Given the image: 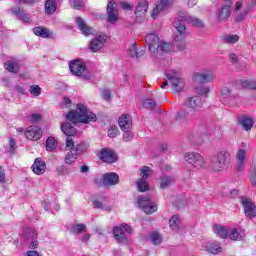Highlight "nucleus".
I'll return each mask as SVG.
<instances>
[{
    "label": "nucleus",
    "mask_w": 256,
    "mask_h": 256,
    "mask_svg": "<svg viewBox=\"0 0 256 256\" xmlns=\"http://www.w3.org/2000/svg\"><path fill=\"white\" fill-rule=\"evenodd\" d=\"M105 43H107V36L104 34L97 35L90 41L89 49L93 53H97L105 47Z\"/></svg>",
    "instance_id": "11"
},
{
    "label": "nucleus",
    "mask_w": 256,
    "mask_h": 256,
    "mask_svg": "<svg viewBox=\"0 0 256 256\" xmlns=\"http://www.w3.org/2000/svg\"><path fill=\"white\" fill-rule=\"evenodd\" d=\"M137 205L146 213V215H153L157 211V205L149 199V197L139 196L137 198Z\"/></svg>",
    "instance_id": "10"
},
{
    "label": "nucleus",
    "mask_w": 256,
    "mask_h": 256,
    "mask_svg": "<svg viewBox=\"0 0 256 256\" xmlns=\"http://www.w3.org/2000/svg\"><path fill=\"white\" fill-rule=\"evenodd\" d=\"M228 238L231 241H243L245 239V231L242 228H233L229 231Z\"/></svg>",
    "instance_id": "24"
},
{
    "label": "nucleus",
    "mask_w": 256,
    "mask_h": 256,
    "mask_svg": "<svg viewBox=\"0 0 256 256\" xmlns=\"http://www.w3.org/2000/svg\"><path fill=\"white\" fill-rule=\"evenodd\" d=\"M24 256H43V255L39 254V252L35 250H29Z\"/></svg>",
    "instance_id": "62"
},
{
    "label": "nucleus",
    "mask_w": 256,
    "mask_h": 256,
    "mask_svg": "<svg viewBox=\"0 0 256 256\" xmlns=\"http://www.w3.org/2000/svg\"><path fill=\"white\" fill-rule=\"evenodd\" d=\"M98 157L100 161L104 163H115L117 161V154L109 148H102L98 153Z\"/></svg>",
    "instance_id": "14"
},
{
    "label": "nucleus",
    "mask_w": 256,
    "mask_h": 256,
    "mask_svg": "<svg viewBox=\"0 0 256 256\" xmlns=\"http://www.w3.org/2000/svg\"><path fill=\"white\" fill-rule=\"evenodd\" d=\"M32 171L35 175H43L47 171V165L41 158H36L32 165Z\"/></svg>",
    "instance_id": "22"
},
{
    "label": "nucleus",
    "mask_w": 256,
    "mask_h": 256,
    "mask_svg": "<svg viewBox=\"0 0 256 256\" xmlns=\"http://www.w3.org/2000/svg\"><path fill=\"white\" fill-rule=\"evenodd\" d=\"M123 131V140L128 142L133 140V132L131 129L122 130Z\"/></svg>",
    "instance_id": "51"
},
{
    "label": "nucleus",
    "mask_w": 256,
    "mask_h": 256,
    "mask_svg": "<svg viewBox=\"0 0 256 256\" xmlns=\"http://www.w3.org/2000/svg\"><path fill=\"white\" fill-rule=\"evenodd\" d=\"M237 41H239L238 35H226L223 37V42L229 45H233V43H237Z\"/></svg>",
    "instance_id": "47"
},
{
    "label": "nucleus",
    "mask_w": 256,
    "mask_h": 256,
    "mask_svg": "<svg viewBox=\"0 0 256 256\" xmlns=\"http://www.w3.org/2000/svg\"><path fill=\"white\" fill-rule=\"evenodd\" d=\"M146 45L148 49L155 53L156 51H162L163 53H169L171 51V44L165 43L159 39L156 34H148L145 37Z\"/></svg>",
    "instance_id": "4"
},
{
    "label": "nucleus",
    "mask_w": 256,
    "mask_h": 256,
    "mask_svg": "<svg viewBox=\"0 0 256 256\" xmlns=\"http://www.w3.org/2000/svg\"><path fill=\"white\" fill-rule=\"evenodd\" d=\"M29 91L33 97H39V95H41V87H39V85L30 86Z\"/></svg>",
    "instance_id": "49"
},
{
    "label": "nucleus",
    "mask_w": 256,
    "mask_h": 256,
    "mask_svg": "<svg viewBox=\"0 0 256 256\" xmlns=\"http://www.w3.org/2000/svg\"><path fill=\"white\" fill-rule=\"evenodd\" d=\"M129 54L131 55V57H139V54H137V47H135V45H133L131 49H129Z\"/></svg>",
    "instance_id": "59"
},
{
    "label": "nucleus",
    "mask_w": 256,
    "mask_h": 256,
    "mask_svg": "<svg viewBox=\"0 0 256 256\" xmlns=\"http://www.w3.org/2000/svg\"><path fill=\"white\" fill-rule=\"evenodd\" d=\"M195 83H211L215 81V73L211 70H206L202 73L194 74Z\"/></svg>",
    "instance_id": "15"
},
{
    "label": "nucleus",
    "mask_w": 256,
    "mask_h": 256,
    "mask_svg": "<svg viewBox=\"0 0 256 256\" xmlns=\"http://www.w3.org/2000/svg\"><path fill=\"white\" fill-rule=\"evenodd\" d=\"M229 57H230L231 63H237V61H239V56H237V54L235 53H230Z\"/></svg>",
    "instance_id": "61"
},
{
    "label": "nucleus",
    "mask_w": 256,
    "mask_h": 256,
    "mask_svg": "<svg viewBox=\"0 0 256 256\" xmlns=\"http://www.w3.org/2000/svg\"><path fill=\"white\" fill-rule=\"evenodd\" d=\"M196 91L200 95H207V93H209V88L208 87L196 88Z\"/></svg>",
    "instance_id": "58"
},
{
    "label": "nucleus",
    "mask_w": 256,
    "mask_h": 256,
    "mask_svg": "<svg viewBox=\"0 0 256 256\" xmlns=\"http://www.w3.org/2000/svg\"><path fill=\"white\" fill-rule=\"evenodd\" d=\"M151 241L154 245H160L162 239H161V235L157 232H153L150 235Z\"/></svg>",
    "instance_id": "50"
},
{
    "label": "nucleus",
    "mask_w": 256,
    "mask_h": 256,
    "mask_svg": "<svg viewBox=\"0 0 256 256\" xmlns=\"http://www.w3.org/2000/svg\"><path fill=\"white\" fill-rule=\"evenodd\" d=\"M184 161L191 165V167L195 171H202L207 167V161H205V157L198 152H186L184 154Z\"/></svg>",
    "instance_id": "5"
},
{
    "label": "nucleus",
    "mask_w": 256,
    "mask_h": 256,
    "mask_svg": "<svg viewBox=\"0 0 256 256\" xmlns=\"http://www.w3.org/2000/svg\"><path fill=\"white\" fill-rule=\"evenodd\" d=\"M231 163V153L227 150H220L216 154V160L212 164L213 171L221 172L225 171Z\"/></svg>",
    "instance_id": "6"
},
{
    "label": "nucleus",
    "mask_w": 256,
    "mask_h": 256,
    "mask_svg": "<svg viewBox=\"0 0 256 256\" xmlns=\"http://www.w3.org/2000/svg\"><path fill=\"white\" fill-rule=\"evenodd\" d=\"M171 3H173V0H160L158 5L152 11V18L157 19V15H159L161 11H164V9H167Z\"/></svg>",
    "instance_id": "25"
},
{
    "label": "nucleus",
    "mask_w": 256,
    "mask_h": 256,
    "mask_svg": "<svg viewBox=\"0 0 256 256\" xmlns=\"http://www.w3.org/2000/svg\"><path fill=\"white\" fill-rule=\"evenodd\" d=\"M137 187L140 193H145V191H149V183H147V180H144L142 178L137 181Z\"/></svg>",
    "instance_id": "43"
},
{
    "label": "nucleus",
    "mask_w": 256,
    "mask_h": 256,
    "mask_svg": "<svg viewBox=\"0 0 256 256\" xmlns=\"http://www.w3.org/2000/svg\"><path fill=\"white\" fill-rule=\"evenodd\" d=\"M107 21L111 25H115L119 19V9L117 8V2L110 1L107 5Z\"/></svg>",
    "instance_id": "12"
},
{
    "label": "nucleus",
    "mask_w": 256,
    "mask_h": 256,
    "mask_svg": "<svg viewBox=\"0 0 256 256\" xmlns=\"http://www.w3.org/2000/svg\"><path fill=\"white\" fill-rule=\"evenodd\" d=\"M61 131L64 133V135H67V137H73L77 133L75 127H73L70 123L62 124Z\"/></svg>",
    "instance_id": "35"
},
{
    "label": "nucleus",
    "mask_w": 256,
    "mask_h": 256,
    "mask_svg": "<svg viewBox=\"0 0 256 256\" xmlns=\"http://www.w3.org/2000/svg\"><path fill=\"white\" fill-rule=\"evenodd\" d=\"M203 108V101L199 96H194L192 98H189L182 110L178 113L179 119H189L191 117L195 116L196 111H201Z\"/></svg>",
    "instance_id": "3"
},
{
    "label": "nucleus",
    "mask_w": 256,
    "mask_h": 256,
    "mask_svg": "<svg viewBox=\"0 0 256 256\" xmlns=\"http://www.w3.org/2000/svg\"><path fill=\"white\" fill-rule=\"evenodd\" d=\"M87 149H89V145L87 143H80L75 146V153L76 155H83Z\"/></svg>",
    "instance_id": "46"
},
{
    "label": "nucleus",
    "mask_w": 256,
    "mask_h": 256,
    "mask_svg": "<svg viewBox=\"0 0 256 256\" xmlns=\"http://www.w3.org/2000/svg\"><path fill=\"white\" fill-rule=\"evenodd\" d=\"M173 183V178L169 176H163L160 178V187L161 189H166Z\"/></svg>",
    "instance_id": "45"
},
{
    "label": "nucleus",
    "mask_w": 256,
    "mask_h": 256,
    "mask_svg": "<svg viewBox=\"0 0 256 256\" xmlns=\"http://www.w3.org/2000/svg\"><path fill=\"white\" fill-rule=\"evenodd\" d=\"M71 231L72 233H74V235H79L87 231V226H85L84 224H74L72 225Z\"/></svg>",
    "instance_id": "42"
},
{
    "label": "nucleus",
    "mask_w": 256,
    "mask_h": 256,
    "mask_svg": "<svg viewBox=\"0 0 256 256\" xmlns=\"http://www.w3.org/2000/svg\"><path fill=\"white\" fill-rule=\"evenodd\" d=\"M76 24L78 25L80 31H82V35H85L88 37V35H93L95 33V30L85 23V20L81 17L76 18Z\"/></svg>",
    "instance_id": "23"
},
{
    "label": "nucleus",
    "mask_w": 256,
    "mask_h": 256,
    "mask_svg": "<svg viewBox=\"0 0 256 256\" xmlns=\"http://www.w3.org/2000/svg\"><path fill=\"white\" fill-rule=\"evenodd\" d=\"M239 124L244 129V131H250L253 128V119L250 117L244 116L240 118Z\"/></svg>",
    "instance_id": "36"
},
{
    "label": "nucleus",
    "mask_w": 256,
    "mask_h": 256,
    "mask_svg": "<svg viewBox=\"0 0 256 256\" xmlns=\"http://www.w3.org/2000/svg\"><path fill=\"white\" fill-rule=\"evenodd\" d=\"M57 149V140L53 137H48L46 140V151H55Z\"/></svg>",
    "instance_id": "41"
},
{
    "label": "nucleus",
    "mask_w": 256,
    "mask_h": 256,
    "mask_svg": "<svg viewBox=\"0 0 256 256\" xmlns=\"http://www.w3.org/2000/svg\"><path fill=\"white\" fill-rule=\"evenodd\" d=\"M69 69L73 75H76V77L89 79V76L87 75V66L85 65V61H83V59H76L70 62Z\"/></svg>",
    "instance_id": "8"
},
{
    "label": "nucleus",
    "mask_w": 256,
    "mask_h": 256,
    "mask_svg": "<svg viewBox=\"0 0 256 256\" xmlns=\"http://www.w3.org/2000/svg\"><path fill=\"white\" fill-rule=\"evenodd\" d=\"M206 251L212 255H219V253L223 251V248L221 247V243L217 241H210L206 244Z\"/></svg>",
    "instance_id": "27"
},
{
    "label": "nucleus",
    "mask_w": 256,
    "mask_h": 256,
    "mask_svg": "<svg viewBox=\"0 0 256 256\" xmlns=\"http://www.w3.org/2000/svg\"><path fill=\"white\" fill-rule=\"evenodd\" d=\"M12 14L16 16V19H20V21H23L24 23H29L31 21L29 16L23 13V10L19 7L12 8Z\"/></svg>",
    "instance_id": "32"
},
{
    "label": "nucleus",
    "mask_w": 256,
    "mask_h": 256,
    "mask_svg": "<svg viewBox=\"0 0 256 256\" xmlns=\"http://www.w3.org/2000/svg\"><path fill=\"white\" fill-rule=\"evenodd\" d=\"M74 146H75V143L73 142V139L67 138V140H66V148L67 149H73Z\"/></svg>",
    "instance_id": "60"
},
{
    "label": "nucleus",
    "mask_w": 256,
    "mask_h": 256,
    "mask_svg": "<svg viewBox=\"0 0 256 256\" xmlns=\"http://www.w3.org/2000/svg\"><path fill=\"white\" fill-rule=\"evenodd\" d=\"M14 149H15V140L11 138L9 141L8 151H14Z\"/></svg>",
    "instance_id": "63"
},
{
    "label": "nucleus",
    "mask_w": 256,
    "mask_h": 256,
    "mask_svg": "<svg viewBox=\"0 0 256 256\" xmlns=\"http://www.w3.org/2000/svg\"><path fill=\"white\" fill-rule=\"evenodd\" d=\"M59 0H46L45 2V13L47 15H53L57 11V2Z\"/></svg>",
    "instance_id": "34"
},
{
    "label": "nucleus",
    "mask_w": 256,
    "mask_h": 256,
    "mask_svg": "<svg viewBox=\"0 0 256 256\" xmlns=\"http://www.w3.org/2000/svg\"><path fill=\"white\" fill-rule=\"evenodd\" d=\"M56 173L59 177H67V175H71V169L65 165H60L56 168Z\"/></svg>",
    "instance_id": "39"
},
{
    "label": "nucleus",
    "mask_w": 256,
    "mask_h": 256,
    "mask_svg": "<svg viewBox=\"0 0 256 256\" xmlns=\"http://www.w3.org/2000/svg\"><path fill=\"white\" fill-rule=\"evenodd\" d=\"M118 125L121 131H127V129H133V118L129 114H123L118 119Z\"/></svg>",
    "instance_id": "20"
},
{
    "label": "nucleus",
    "mask_w": 256,
    "mask_h": 256,
    "mask_svg": "<svg viewBox=\"0 0 256 256\" xmlns=\"http://www.w3.org/2000/svg\"><path fill=\"white\" fill-rule=\"evenodd\" d=\"M234 96L231 94V88L224 86L221 89V101L227 103V101H233Z\"/></svg>",
    "instance_id": "33"
},
{
    "label": "nucleus",
    "mask_w": 256,
    "mask_h": 256,
    "mask_svg": "<svg viewBox=\"0 0 256 256\" xmlns=\"http://www.w3.org/2000/svg\"><path fill=\"white\" fill-rule=\"evenodd\" d=\"M234 15L236 17V21L241 22L247 17V10L243 7V3L241 1H237L234 6Z\"/></svg>",
    "instance_id": "21"
},
{
    "label": "nucleus",
    "mask_w": 256,
    "mask_h": 256,
    "mask_svg": "<svg viewBox=\"0 0 256 256\" xmlns=\"http://www.w3.org/2000/svg\"><path fill=\"white\" fill-rule=\"evenodd\" d=\"M73 9H83L85 7V2L83 1H74L72 4Z\"/></svg>",
    "instance_id": "55"
},
{
    "label": "nucleus",
    "mask_w": 256,
    "mask_h": 256,
    "mask_svg": "<svg viewBox=\"0 0 256 256\" xmlns=\"http://www.w3.org/2000/svg\"><path fill=\"white\" fill-rule=\"evenodd\" d=\"M24 135L26 139H29L30 141H39L43 136V131H41V128L38 126H30L26 129Z\"/></svg>",
    "instance_id": "16"
},
{
    "label": "nucleus",
    "mask_w": 256,
    "mask_h": 256,
    "mask_svg": "<svg viewBox=\"0 0 256 256\" xmlns=\"http://www.w3.org/2000/svg\"><path fill=\"white\" fill-rule=\"evenodd\" d=\"M213 231L215 235H217V237H221V239H227V237H229L230 230L229 228L223 225H219V224L214 225Z\"/></svg>",
    "instance_id": "30"
},
{
    "label": "nucleus",
    "mask_w": 256,
    "mask_h": 256,
    "mask_svg": "<svg viewBox=\"0 0 256 256\" xmlns=\"http://www.w3.org/2000/svg\"><path fill=\"white\" fill-rule=\"evenodd\" d=\"M166 78L172 86L173 91H176V93H179V91H183V88L185 87V80L181 78L179 72L169 70L166 72Z\"/></svg>",
    "instance_id": "7"
},
{
    "label": "nucleus",
    "mask_w": 256,
    "mask_h": 256,
    "mask_svg": "<svg viewBox=\"0 0 256 256\" xmlns=\"http://www.w3.org/2000/svg\"><path fill=\"white\" fill-rule=\"evenodd\" d=\"M102 184L104 187H112L119 184V175L115 172L105 173L102 176Z\"/></svg>",
    "instance_id": "19"
},
{
    "label": "nucleus",
    "mask_w": 256,
    "mask_h": 256,
    "mask_svg": "<svg viewBox=\"0 0 256 256\" xmlns=\"http://www.w3.org/2000/svg\"><path fill=\"white\" fill-rule=\"evenodd\" d=\"M179 223H181V220L178 215H173L169 220V226L173 231H179Z\"/></svg>",
    "instance_id": "40"
},
{
    "label": "nucleus",
    "mask_w": 256,
    "mask_h": 256,
    "mask_svg": "<svg viewBox=\"0 0 256 256\" xmlns=\"http://www.w3.org/2000/svg\"><path fill=\"white\" fill-rule=\"evenodd\" d=\"M19 61L15 58H10L4 63V69L9 73H19Z\"/></svg>",
    "instance_id": "26"
},
{
    "label": "nucleus",
    "mask_w": 256,
    "mask_h": 256,
    "mask_svg": "<svg viewBox=\"0 0 256 256\" xmlns=\"http://www.w3.org/2000/svg\"><path fill=\"white\" fill-rule=\"evenodd\" d=\"M93 205L95 209H101L102 211H111L109 205H107V200H93Z\"/></svg>",
    "instance_id": "37"
},
{
    "label": "nucleus",
    "mask_w": 256,
    "mask_h": 256,
    "mask_svg": "<svg viewBox=\"0 0 256 256\" xmlns=\"http://www.w3.org/2000/svg\"><path fill=\"white\" fill-rule=\"evenodd\" d=\"M101 95L105 101H111V90L107 88H102Z\"/></svg>",
    "instance_id": "52"
},
{
    "label": "nucleus",
    "mask_w": 256,
    "mask_h": 256,
    "mask_svg": "<svg viewBox=\"0 0 256 256\" xmlns=\"http://www.w3.org/2000/svg\"><path fill=\"white\" fill-rule=\"evenodd\" d=\"M41 119V115L39 114H31L29 116V121H31V123H37V121H40Z\"/></svg>",
    "instance_id": "57"
},
{
    "label": "nucleus",
    "mask_w": 256,
    "mask_h": 256,
    "mask_svg": "<svg viewBox=\"0 0 256 256\" xmlns=\"http://www.w3.org/2000/svg\"><path fill=\"white\" fill-rule=\"evenodd\" d=\"M139 173H140V179H144L147 181V179H149V177L153 175V170H151L149 166H142L139 169Z\"/></svg>",
    "instance_id": "38"
},
{
    "label": "nucleus",
    "mask_w": 256,
    "mask_h": 256,
    "mask_svg": "<svg viewBox=\"0 0 256 256\" xmlns=\"http://www.w3.org/2000/svg\"><path fill=\"white\" fill-rule=\"evenodd\" d=\"M231 0L226 1L225 5L218 11L217 19L220 23H225L229 17H231Z\"/></svg>",
    "instance_id": "17"
},
{
    "label": "nucleus",
    "mask_w": 256,
    "mask_h": 256,
    "mask_svg": "<svg viewBox=\"0 0 256 256\" xmlns=\"http://www.w3.org/2000/svg\"><path fill=\"white\" fill-rule=\"evenodd\" d=\"M117 135H119V128L117 127V125H110V127L108 128V137L115 138L117 137Z\"/></svg>",
    "instance_id": "48"
},
{
    "label": "nucleus",
    "mask_w": 256,
    "mask_h": 256,
    "mask_svg": "<svg viewBox=\"0 0 256 256\" xmlns=\"http://www.w3.org/2000/svg\"><path fill=\"white\" fill-rule=\"evenodd\" d=\"M133 233V227L123 223L113 229V234L118 243H127V235Z\"/></svg>",
    "instance_id": "9"
},
{
    "label": "nucleus",
    "mask_w": 256,
    "mask_h": 256,
    "mask_svg": "<svg viewBox=\"0 0 256 256\" xmlns=\"http://www.w3.org/2000/svg\"><path fill=\"white\" fill-rule=\"evenodd\" d=\"M66 119L71 121V123H74V125H77V123L87 125L88 123H95V121H97V115L89 111L87 106L78 104L75 111H70L66 115Z\"/></svg>",
    "instance_id": "2"
},
{
    "label": "nucleus",
    "mask_w": 256,
    "mask_h": 256,
    "mask_svg": "<svg viewBox=\"0 0 256 256\" xmlns=\"http://www.w3.org/2000/svg\"><path fill=\"white\" fill-rule=\"evenodd\" d=\"M62 107H71V99L67 96H64L63 97V100H62Z\"/></svg>",
    "instance_id": "56"
},
{
    "label": "nucleus",
    "mask_w": 256,
    "mask_h": 256,
    "mask_svg": "<svg viewBox=\"0 0 256 256\" xmlns=\"http://www.w3.org/2000/svg\"><path fill=\"white\" fill-rule=\"evenodd\" d=\"M33 33L37 37H41L42 39H50V37H53V33L49 31V29L43 27V26H38L33 28Z\"/></svg>",
    "instance_id": "28"
},
{
    "label": "nucleus",
    "mask_w": 256,
    "mask_h": 256,
    "mask_svg": "<svg viewBox=\"0 0 256 256\" xmlns=\"http://www.w3.org/2000/svg\"><path fill=\"white\" fill-rule=\"evenodd\" d=\"M77 154L73 153V151H70L66 154L64 158V162L66 165H73L75 161H77Z\"/></svg>",
    "instance_id": "44"
},
{
    "label": "nucleus",
    "mask_w": 256,
    "mask_h": 256,
    "mask_svg": "<svg viewBox=\"0 0 256 256\" xmlns=\"http://www.w3.org/2000/svg\"><path fill=\"white\" fill-rule=\"evenodd\" d=\"M145 109H153L157 105V103L152 99H146L143 103Z\"/></svg>",
    "instance_id": "53"
},
{
    "label": "nucleus",
    "mask_w": 256,
    "mask_h": 256,
    "mask_svg": "<svg viewBox=\"0 0 256 256\" xmlns=\"http://www.w3.org/2000/svg\"><path fill=\"white\" fill-rule=\"evenodd\" d=\"M237 169L238 171H243L245 168V157H247V151L240 149L237 154Z\"/></svg>",
    "instance_id": "31"
},
{
    "label": "nucleus",
    "mask_w": 256,
    "mask_h": 256,
    "mask_svg": "<svg viewBox=\"0 0 256 256\" xmlns=\"http://www.w3.org/2000/svg\"><path fill=\"white\" fill-rule=\"evenodd\" d=\"M147 9H149V3L147 2V0H141L136 6V17H145Z\"/></svg>",
    "instance_id": "29"
},
{
    "label": "nucleus",
    "mask_w": 256,
    "mask_h": 256,
    "mask_svg": "<svg viewBox=\"0 0 256 256\" xmlns=\"http://www.w3.org/2000/svg\"><path fill=\"white\" fill-rule=\"evenodd\" d=\"M185 23H188L193 27H203V21L194 16H191L185 11H180L179 17L174 19V27L177 31V34L174 38L173 45L178 49V51H183V49L187 47V44L185 43V39L187 37Z\"/></svg>",
    "instance_id": "1"
},
{
    "label": "nucleus",
    "mask_w": 256,
    "mask_h": 256,
    "mask_svg": "<svg viewBox=\"0 0 256 256\" xmlns=\"http://www.w3.org/2000/svg\"><path fill=\"white\" fill-rule=\"evenodd\" d=\"M243 85L247 89H256V81L254 80H246L244 81Z\"/></svg>",
    "instance_id": "54"
},
{
    "label": "nucleus",
    "mask_w": 256,
    "mask_h": 256,
    "mask_svg": "<svg viewBox=\"0 0 256 256\" xmlns=\"http://www.w3.org/2000/svg\"><path fill=\"white\" fill-rule=\"evenodd\" d=\"M242 205L246 217L253 219L256 216V206L249 198H242Z\"/></svg>",
    "instance_id": "18"
},
{
    "label": "nucleus",
    "mask_w": 256,
    "mask_h": 256,
    "mask_svg": "<svg viewBox=\"0 0 256 256\" xmlns=\"http://www.w3.org/2000/svg\"><path fill=\"white\" fill-rule=\"evenodd\" d=\"M121 6L126 10V11H130V9L133 8V6H131V4L127 3V2H122Z\"/></svg>",
    "instance_id": "64"
},
{
    "label": "nucleus",
    "mask_w": 256,
    "mask_h": 256,
    "mask_svg": "<svg viewBox=\"0 0 256 256\" xmlns=\"http://www.w3.org/2000/svg\"><path fill=\"white\" fill-rule=\"evenodd\" d=\"M37 230L35 228H28L24 232V239L29 243V249H37L39 247V240H37Z\"/></svg>",
    "instance_id": "13"
}]
</instances>
